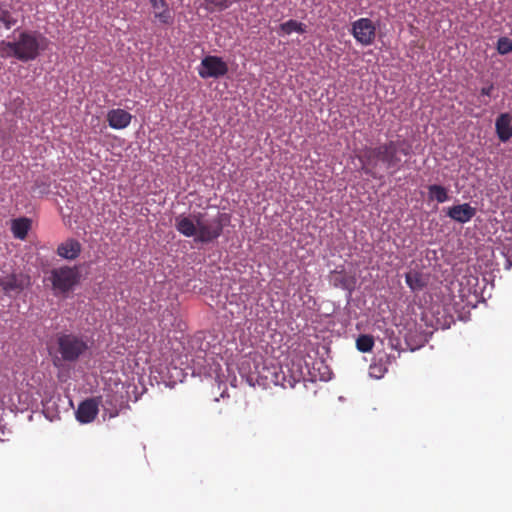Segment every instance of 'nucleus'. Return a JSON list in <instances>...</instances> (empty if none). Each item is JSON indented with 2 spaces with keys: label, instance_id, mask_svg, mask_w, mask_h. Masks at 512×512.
<instances>
[{
  "label": "nucleus",
  "instance_id": "nucleus-1",
  "mask_svg": "<svg viewBox=\"0 0 512 512\" xmlns=\"http://www.w3.org/2000/svg\"><path fill=\"white\" fill-rule=\"evenodd\" d=\"M411 146L405 141L389 140L377 147H364L357 155L361 163V170L374 179H379L375 169L378 163H382L386 169L399 171L403 164L401 155L409 156Z\"/></svg>",
  "mask_w": 512,
  "mask_h": 512
},
{
  "label": "nucleus",
  "instance_id": "nucleus-2",
  "mask_svg": "<svg viewBox=\"0 0 512 512\" xmlns=\"http://www.w3.org/2000/svg\"><path fill=\"white\" fill-rule=\"evenodd\" d=\"M176 230L185 237H194L195 242L211 243L218 239L224 228L223 214L210 216L207 212L183 214L175 218Z\"/></svg>",
  "mask_w": 512,
  "mask_h": 512
},
{
  "label": "nucleus",
  "instance_id": "nucleus-3",
  "mask_svg": "<svg viewBox=\"0 0 512 512\" xmlns=\"http://www.w3.org/2000/svg\"><path fill=\"white\" fill-rule=\"evenodd\" d=\"M48 40L37 31H23L14 41L16 59L22 62L35 60L47 48Z\"/></svg>",
  "mask_w": 512,
  "mask_h": 512
},
{
  "label": "nucleus",
  "instance_id": "nucleus-4",
  "mask_svg": "<svg viewBox=\"0 0 512 512\" xmlns=\"http://www.w3.org/2000/svg\"><path fill=\"white\" fill-rule=\"evenodd\" d=\"M57 343L58 351L65 361L77 360L88 348L83 338L75 334H61Z\"/></svg>",
  "mask_w": 512,
  "mask_h": 512
},
{
  "label": "nucleus",
  "instance_id": "nucleus-5",
  "mask_svg": "<svg viewBox=\"0 0 512 512\" xmlns=\"http://www.w3.org/2000/svg\"><path fill=\"white\" fill-rule=\"evenodd\" d=\"M80 274L76 267H60L51 271V281L54 290L66 293L79 281Z\"/></svg>",
  "mask_w": 512,
  "mask_h": 512
},
{
  "label": "nucleus",
  "instance_id": "nucleus-6",
  "mask_svg": "<svg viewBox=\"0 0 512 512\" xmlns=\"http://www.w3.org/2000/svg\"><path fill=\"white\" fill-rule=\"evenodd\" d=\"M304 379L300 364L292 363L280 367L279 372L274 373V383L284 389L294 388Z\"/></svg>",
  "mask_w": 512,
  "mask_h": 512
},
{
  "label": "nucleus",
  "instance_id": "nucleus-7",
  "mask_svg": "<svg viewBox=\"0 0 512 512\" xmlns=\"http://www.w3.org/2000/svg\"><path fill=\"white\" fill-rule=\"evenodd\" d=\"M228 72V66L221 57L208 55L201 61L198 74L201 78H219Z\"/></svg>",
  "mask_w": 512,
  "mask_h": 512
},
{
  "label": "nucleus",
  "instance_id": "nucleus-8",
  "mask_svg": "<svg viewBox=\"0 0 512 512\" xmlns=\"http://www.w3.org/2000/svg\"><path fill=\"white\" fill-rule=\"evenodd\" d=\"M354 38L364 46L371 45L376 36V27L369 18H360L352 24Z\"/></svg>",
  "mask_w": 512,
  "mask_h": 512
},
{
  "label": "nucleus",
  "instance_id": "nucleus-9",
  "mask_svg": "<svg viewBox=\"0 0 512 512\" xmlns=\"http://www.w3.org/2000/svg\"><path fill=\"white\" fill-rule=\"evenodd\" d=\"M99 398L104 414L108 415L109 418L117 417L120 411L126 406L124 396L111 390L105 393L103 400L102 397Z\"/></svg>",
  "mask_w": 512,
  "mask_h": 512
},
{
  "label": "nucleus",
  "instance_id": "nucleus-10",
  "mask_svg": "<svg viewBox=\"0 0 512 512\" xmlns=\"http://www.w3.org/2000/svg\"><path fill=\"white\" fill-rule=\"evenodd\" d=\"M395 361L394 354H388L385 351L377 352L369 366V375L375 379L383 378L388 372V367Z\"/></svg>",
  "mask_w": 512,
  "mask_h": 512
},
{
  "label": "nucleus",
  "instance_id": "nucleus-11",
  "mask_svg": "<svg viewBox=\"0 0 512 512\" xmlns=\"http://www.w3.org/2000/svg\"><path fill=\"white\" fill-rule=\"evenodd\" d=\"M100 398H89L81 402L76 410V419L80 423L92 422L99 412Z\"/></svg>",
  "mask_w": 512,
  "mask_h": 512
},
{
  "label": "nucleus",
  "instance_id": "nucleus-12",
  "mask_svg": "<svg viewBox=\"0 0 512 512\" xmlns=\"http://www.w3.org/2000/svg\"><path fill=\"white\" fill-rule=\"evenodd\" d=\"M329 281L334 287L349 292L355 289L357 282L355 275L347 273L344 269L332 271L329 276Z\"/></svg>",
  "mask_w": 512,
  "mask_h": 512
},
{
  "label": "nucleus",
  "instance_id": "nucleus-13",
  "mask_svg": "<svg viewBox=\"0 0 512 512\" xmlns=\"http://www.w3.org/2000/svg\"><path fill=\"white\" fill-rule=\"evenodd\" d=\"M476 215V208L469 203H463L450 207L447 216L458 223H467Z\"/></svg>",
  "mask_w": 512,
  "mask_h": 512
},
{
  "label": "nucleus",
  "instance_id": "nucleus-14",
  "mask_svg": "<svg viewBox=\"0 0 512 512\" xmlns=\"http://www.w3.org/2000/svg\"><path fill=\"white\" fill-rule=\"evenodd\" d=\"M495 131L499 140L503 143L512 138V114L501 113L495 121Z\"/></svg>",
  "mask_w": 512,
  "mask_h": 512
},
{
  "label": "nucleus",
  "instance_id": "nucleus-15",
  "mask_svg": "<svg viewBox=\"0 0 512 512\" xmlns=\"http://www.w3.org/2000/svg\"><path fill=\"white\" fill-rule=\"evenodd\" d=\"M132 115L120 108L111 109L107 113V121L111 128L113 129H124L128 127L131 123Z\"/></svg>",
  "mask_w": 512,
  "mask_h": 512
},
{
  "label": "nucleus",
  "instance_id": "nucleus-16",
  "mask_svg": "<svg viewBox=\"0 0 512 512\" xmlns=\"http://www.w3.org/2000/svg\"><path fill=\"white\" fill-rule=\"evenodd\" d=\"M27 280L23 275L11 274L0 278V287L6 293H19L27 285Z\"/></svg>",
  "mask_w": 512,
  "mask_h": 512
},
{
  "label": "nucleus",
  "instance_id": "nucleus-17",
  "mask_svg": "<svg viewBox=\"0 0 512 512\" xmlns=\"http://www.w3.org/2000/svg\"><path fill=\"white\" fill-rule=\"evenodd\" d=\"M81 252V244L75 239H68L61 243L57 248L60 257L73 260L76 259Z\"/></svg>",
  "mask_w": 512,
  "mask_h": 512
},
{
  "label": "nucleus",
  "instance_id": "nucleus-18",
  "mask_svg": "<svg viewBox=\"0 0 512 512\" xmlns=\"http://www.w3.org/2000/svg\"><path fill=\"white\" fill-rule=\"evenodd\" d=\"M154 17L162 24L172 23L173 17L165 0H150Z\"/></svg>",
  "mask_w": 512,
  "mask_h": 512
},
{
  "label": "nucleus",
  "instance_id": "nucleus-19",
  "mask_svg": "<svg viewBox=\"0 0 512 512\" xmlns=\"http://www.w3.org/2000/svg\"><path fill=\"white\" fill-rule=\"evenodd\" d=\"M31 228V220L26 217H21L12 220L11 231L15 238L24 240Z\"/></svg>",
  "mask_w": 512,
  "mask_h": 512
},
{
  "label": "nucleus",
  "instance_id": "nucleus-20",
  "mask_svg": "<svg viewBox=\"0 0 512 512\" xmlns=\"http://www.w3.org/2000/svg\"><path fill=\"white\" fill-rule=\"evenodd\" d=\"M405 281L413 292H419L427 285L425 277L418 271H410L406 273Z\"/></svg>",
  "mask_w": 512,
  "mask_h": 512
},
{
  "label": "nucleus",
  "instance_id": "nucleus-21",
  "mask_svg": "<svg viewBox=\"0 0 512 512\" xmlns=\"http://www.w3.org/2000/svg\"><path fill=\"white\" fill-rule=\"evenodd\" d=\"M428 194L430 200H436L438 203H444L449 199L448 190L437 184L428 186Z\"/></svg>",
  "mask_w": 512,
  "mask_h": 512
},
{
  "label": "nucleus",
  "instance_id": "nucleus-22",
  "mask_svg": "<svg viewBox=\"0 0 512 512\" xmlns=\"http://www.w3.org/2000/svg\"><path fill=\"white\" fill-rule=\"evenodd\" d=\"M305 28L306 26L303 23L293 19L288 20L280 25L281 31L287 35L291 34L292 32L303 34L306 31Z\"/></svg>",
  "mask_w": 512,
  "mask_h": 512
},
{
  "label": "nucleus",
  "instance_id": "nucleus-23",
  "mask_svg": "<svg viewBox=\"0 0 512 512\" xmlns=\"http://www.w3.org/2000/svg\"><path fill=\"white\" fill-rule=\"evenodd\" d=\"M17 23V18L14 14L5 7H0V27L10 29Z\"/></svg>",
  "mask_w": 512,
  "mask_h": 512
},
{
  "label": "nucleus",
  "instance_id": "nucleus-24",
  "mask_svg": "<svg viewBox=\"0 0 512 512\" xmlns=\"http://www.w3.org/2000/svg\"><path fill=\"white\" fill-rule=\"evenodd\" d=\"M374 346V338L371 335H360L356 340V348L363 353L370 352Z\"/></svg>",
  "mask_w": 512,
  "mask_h": 512
},
{
  "label": "nucleus",
  "instance_id": "nucleus-25",
  "mask_svg": "<svg viewBox=\"0 0 512 512\" xmlns=\"http://www.w3.org/2000/svg\"><path fill=\"white\" fill-rule=\"evenodd\" d=\"M14 41H5L2 40L0 42V57L1 58H16V52Z\"/></svg>",
  "mask_w": 512,
  "mask_h": 512
},
{
  "label": "nucleus",
  "instance_id": "nucleus-26",
  "mask_svg": "<svg viewBox=\"0 0 512 512\" xmlns=\"http://www.w3.org/2000/svg\"><path fill=\"white\" fill-rule=\"evenodd\" d=\"M497 51L501 55H506L512 51V40L508 37H501L497 41Z\"/></svg>",
  "mask_w": 512,
  "mask_h": 512
},
{
  "label": "nucleus",
  "instance_id": "nucleus-27",
  "mask_svg": "<svg viewBox=\"0 0 512 512\" xmlns=\"http://www.w3.org/2000/svg\"><path fill=\"white\" fill-rule=\"evenodd\" d=\"M207 4L219 10H224L232 5L235 0H205Z\"/></svg>",
  "mask_w": 512,
  "mask_h": 512
},
{
  "label": "nucleus",
  "instance_id": "nucleus-28",
  "mask_svg": "<svg viewBox=\"0 0 512 512\" xmlns=\"http://www.w3.org/2000/svg\"><path fill=\"white\" fill-rule=\"evenodd\" d=\"M493 89H494L493 84H490L489 86L483 87L481 89V95H483V96H491Z\"/></svg>",
  "mask_w": 512,
  "mask_h": 512
}]
</instances>
